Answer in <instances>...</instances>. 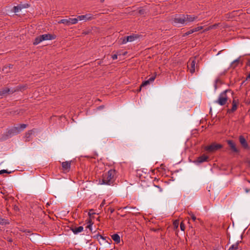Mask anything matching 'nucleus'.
<instances>
[{"label": "nucleus", "mask_w": 250, "mask_h": 250, "mask_svg": "<svg viewBox=\"0 0 250 250\" xmlns=\"http://www.w3.org/2000/svg\"><path fill=\"white\" fill-rule=\"evenodd\" d=\"M117 171L114 169H111L103 174L101 184L112 185L116 177Z\"/></svg>", "instance_id": "nucleus-1"}, {"label": "nucleus", "mask_w": 250, "mask_h": 250, "mask_svg": "<svg viewBox=\"0 0 250 250\" xmlns=\"http://www.w3.org/2000/svg\"><path fill=\"white\" fill-rule=\"evenodd\" d=\"M229 91H230V90H226L221 92L219 95L218 99L215 101V103L222 106L225 105L228 100L227 93Z\"/></svg>", "instance_id": "nucleus-2"}, {"label": "nucleus", "mask_w": 250, "mask_h": 250, "mask_svg": "<svg viewBox=\"0 0 250 250\" xmlns=\"http://www.w3.org/2000/svg\"><path fill=\"white\" fill-rule=\"evenodd\" d=\"M222 147L223 146L222 145L213 143L210 145L206 146L205 147V150L209 153H213Z\"/></svg>", "instance_id": "nucleus-3"}, {"label": "nucleus", "mask_w": 250, "mask_h": 250, "mask_svg": "<svg viewBox=\"0 0 250 250\" xmlns=\"http://www.w3.org/2000/svg\"><path fill=\"white\" fill-rule=\"evenodd\" d=\"M172 21L174 25H177L178 24H184L186 22L185 14L176 16L174 19H173Z\"/></svg>", "instance_id": "nucleus-4"}, {"label": "nucleus", "mask_w": 250, "mask_h": 250, "mask_svg": "<svg viewBox=\"0 0 250 250\" xmlns=\"http://www.w3.org/2000/svg\"><path fill=\"white\" fill-rule=\"evenodd\" d=\"M196 57L189 59L188 62V68L191 74H193L195 71Z\"/></svg>", "instance_id": "nucleus-5"}, {"label": "nucleus", "mask_w": 250, "mask_h": 250, "mask_svg": "<svg viewBox=\"0 0 250 250\" xmlns=\"http://www.w3.org/2000/svg\"><path fill=\"white\" fill-rule=\"evenodd\" d=\"M78 22L77 18H68L67 19H62L58 21L59 23H63L66 25L69 26L72 24H76Z\"/></svg>", "instance_id": "nucleus-6"}, {"label": "nucleus", "mask_w": 250, "mask_h": 250, "mask_svg": "<svg viewBox=\"0 0 250 250\" xmlns=\"http://www.w3.org/2000/svg\"><path fill=\"white\" fill-rule=\"evenodd\" d=\"M35 129L29 130L26 132L24 136V140L25 142H30L32 140L34 136Z\"/></svg>", "instance_id": "nucleus-7"}, {"label": "nucleus", "mask_w": 250, "mask_h": 250, "mask_svg": "<svg viewBox=\"0 0 250 250\" xmlns=\"http://www.w3.org/2000/svg\"><path fill=\"white\" fill-rule=\"evenodd\" d=\"M15 92V90H13L10 88L5 87L0 89V98H2L4 96L8 94H13Z\"/></svg>", "instance_id": "nucleus-8"}, {"label": "nucleus", "mask_w": 250, "mask_h": 250, "mask_svg": "<svg viewBox=\"0 0 250 250\" xmlns=\"http://www.w3.org/2000/svg\"><path fill=\"white\" fill-rule=\"evenodd\" d=\"M20 130L19 127L14 126L12 128L8 130L7 132L6 136L7 138L10 137L12 136L18 134L20 133Z\"/></svg>", "instance_id": "nucleus-9"}, {"label": "nucleus", "mask_w": 250, "mask_h": 250, "mask_svg": "<svg viewBox=\"0 0 250 250\" xmlns=\"http://www.w3.org/2000/svg\"><path fill=\"white\" fill-rule=\"evenodd\" d=\"M77 18L78 19V21L83 20L87 21L94 19L95 18L93 15L91 14H87L84 15L78 16Z\"/></svg>", "instance_id": "nucleus-10"}, {"label": "nucleus", "mask_w": 250, "mask_h": 250, "mask_svg": "<svg viewBox=\"0 0 250 250\" xmlns=\"http://www.w3.org/2000/svg\"><path fill=\"white\" fill-rule=\"evenodd\" d=\"M227 142L228 145L230 147V148L232 152H235L236 153H239V150L237 148L235 143L232 140H227Z\"/></svg>", "instance_id": "nucleus-11"}, {"label": "nucleus", "mask_w": 250, "mask_h": 250, "mask_svg": "<svg viewBox=\"0 0 250 250\" xmlns=\"http://www.w3.org/2000/svg\"><path fill=\"white\" fill-rule=\"evenodd\" d=\"M28 7H29V5L27 3L24 4H20L18 6H14L12 11L14 13H18L21 10V9L28 8Z\"/></svg>", "instance_id": "nucleus-12"}, {"label": "nucleus", "mask_w": 250, "mask_h": 250, "mask_svg": "<svg viewBox=\"0 0 250 250\" xmlns=\"http://www.w3.org/2000/svg\"><path fill=\"white\" fill-rule=\"evenodd\" d=\"M62 169L64 172L69 171L71 167V161L63 162L62 164Z\"/></svg>", "instance_id": "nucleus-13"}, {"label": "nucleus", "mask_w": 250, "mask_h": 250, "mask_svg": "<svg viewBox=\"0 0 250 250\" xmlns=\"http://www.w3.org/2000/svg\"><path fill=\"white\" fill-rule=\"evenodd\" d=\"M208 157L205 154L198 157L196 160L194 161L195 164H201L205 162L208 161Z\"/></svg>", "instance_id": "nucleus-14"}, {"label": "nucleus", "mask_w": 250, "mask_h": 250, "mask_svg": "<svg viewBox=\"0 0 250 250\" xmlns=\"http://www.w3.org/2000/svg\"><path fill=\"white\" fill-rule=\"evenodd\" d=\"M238 102L235 100H233L232 102V107L230 109H228L227 110L228 113H231L235 112L238 107Z\"/></svg>", "instance_id": "nucleus-15"}, {"label": "nucleus", "mask_w": 250, "mask_h": 250, "mask_svg": "<svg viewBox=\"0 0 250 250\" xmlns=\"http://www.w3.org/2000/svg\"><path fill=\"white\" fill-rule=\"evenodd\" d=\"M41 38L43 41L52 40L56 38V36L50 34H46L41 35Z\"/></svg>", "instance_id": "nucleus-16"}, {"label": "nucleus", "mask_w": 250, "mask_h": 250, "mask_svg": "<svg viewBox=\"0 0 250 250\" xmlns=\"http://www.w3.org/2000/svg\"><path fill=\"white\" fill-rule=\"evenodd\" d=\"M239 140L240 143L241 144V146L244 148H245V149L249 148V145L247 143L246 140L245 139V137L243 136L240 135L239 137Z\"/></svg>", "instance_id": "nucleus-17"}, {"label": "nucleus", "mask_w": 250, "mask_h": 250, "mask_svg": "<svg viewBox=\"0 0 250 250\" xmlns=\"http://www.w3.org/2000/svg\"><path fill=\"white\" fill-rule=\"evenodd\" d=\"M83 228L82 226H80L79 227H71L70 230L75 234H77L80 232L83 231Z\"/></svg>", "instance_id": "nucleus-18"}, {"label": "nucleus", "mask_w": 250, "mask_h": 250, "mask_svg": "<svg viewBox=\"0 0 250 250\" xmlns=\"http://www.w3.org/2000/svg\"><path fill=\"white\" fill-rule=\"evenodd\" d=\"M185 19H186V21L188 22H192L195 21L197 19V16H194L192 15H185Z\"/></svg>", "instance_id": "nucleus-19"}, {"label": "nucleus", "mask_w": 250, "mask_h": 250, "mask_svg": "<svg viewBox=\"0 0 250 250\" xmlns=\"http://www.w3.org/2000/svg\"><path fill=\"white\" fill-rule=\"evenodd\" d=\"M111 238L116 243L119 244L121 241L120 237L118 234H114L111 236Z\"/></svg>", "instance_id": "nucleus-20"}, {"label": "nucleus", "mask_w": 250, "mask_h": 250, "mask_svg": "<svg viewBox=\"0 0 250 250\" xmlns=\"http://www.w3.org/2000/svg\"><path fill=\"white\" fill-rule=\"evenodd\" d=\"M240 57H239L238 58L235 60L231 62V67L232 68H235V67H236L238 66L239 63L240 62Z\"/></svg>", "instance_id": "nucleus-21"}, {"label": "nucleus", "mask_w": 250, "mask_h": 250, "mask_svg": "<svg viewBox=\"0 0 250 250\" xmlns=\"http://www.w3.org/2000/svg\"><path fill=\"white\" fill-rule=\"evenodd\" d=\"M27 86L26 85H19L16 88H13L12 89H13V90H15V92L18 91H22V90L26 89L27 88Z\"/></svg>", "instance_id": "nucleus-22"}, {"label": "nucleus", "mask_w": 250, "mask_h": 250, "mask_svg": "<svg viewBox=\"0 0 250 250\" xmlns=\"http://www.w3.org/2000/svg\"><path fill=\"white\" fill-rule=\"evenodd\" d=\"M241 241H238L235 244L232 245L229 249V250H237L238 249V245Z\"/></svg>", "instance_id": "nucleus-23"}, {"label": "nucleus", "mask_w": 250, "mask_h": 250, "mask_svg": "<svg viewBox=\"0 0 250 250\" xmlns=\"http://www.w3.org/2000/svg\"><path fill=\"white\" fill-rule=\"evenodd\" d=\"M42 42V40L41 35H40L39 36H38L37 37H36L35 39V40L33 42V44L37 45V44H39L40 42Z\"/></svg>", "instance_id": "nucleus-24"}, {"label": "nucleus", "mask_w": 250, "mask_h": 250, "mask_svg": "<svg viewBox=\"0 0 250 250\" xmlns=\"http://www.w3.org/2000/svg\"><path fill=\"white\" fill-rule=\"evenodd\" d=\"M126 41L128 42H131L135 40V39L137 38V37L136 36H135L134 35H130L128 36H126Z\"/></svg>", "instance_id": "nucleus-25"}, {"label": "nucleus", "mask_w": 250, "mask_h": 250, "mask_svg": "<svg viewBox=\"0 0 250 250\" xmlns=\"http://www.w3.org/2000/svg\"><path fill=\"white\" fill-rule=\"evenodd\" d=\"M124 209H127V212H131L132 210H135L137 211L138 209L136 208V207H131L129 206H126L123 208Z\"/></svg>", "instance_id": "nucleus-26"}, {"label": "nucleus", "mask_w": 250, "mask_h": 250, "mask_svg": "<svg viewBox=\"0 0 250 250\" xmlns=\"http://www.w3.org/2000/svg\"><path fill=\"white\" fill-rule=\"evenodd\" d=\"M150 83V82H149V81H148V80H146V81H145L143 82L141 84V85H140V89H139V91H141V88H142V87L145 86H146V85H147L149 84Z\"/></svg>", "instance_id": "nucleus-27"}, {"label": "nucleus", "mask_w": 250, "mask_h": 250, "mask_svg": "<svg viewBox=\"0 0 250 250\" xmlns=\"http://www.w3.org/2000/svg\"><path fill=\"white\" fill-rule=\"evenodd\" d=\"M17 127H19V129H20V132L22 130L24 129L27 127V125L24 124H20L18 125Z\"/></svg>", "instance_id": "nucleus-28"}, {"label": "nucleus", "mask_w": 250, "mask_h": 250, "mask_svg": "<svg viewBox=\"0 0 250 250\" xmlns=\"http://www.w3.org/2000/svg\"><path fill=\"white\" fill-rule=\"evenodd\" d=\"M194 32H194V29L193 28L192 29L189 30V31H188L186 33H185V34H184V36H188V35H190L191 34H192Z\"/></svg>", "instance_id": "nucleus-29"}, {"label": "nucleus", "mask_w": 250, "mask_h": 250, "mask_svg": "<svg viewBox=\"0 0 250 250\" xmlns=\"http://www.w3.org/2000/svg\"><path fill=\"white\" fill-rule=\"evenodd\" d=\"M20 231L27 233L28 234H30L31 232V231L30 230L26 229H21Z\"/></svg>", "instance_id": "nucleus-30"}, {"label": "nucleus", "mask_w": 250, "mask_h": 250, "mask_svg": "<svg viewBox=\"0 0 250 250\" xmlns=\"http://www.w3.org/2000/svg\"><path fill=\"white\" fill-rule=\"evenodd\" d=\"M11 173V171H8V170H5V169H2V170H0V175L3 174V173H9V174Z\"/></svg>", "instance_id": "nucleus-31"}, {"label": "nucleus", "mask_w": 250, "mask_h": 250, "mask_svg": "<svg viewBox=\"0 0 250 250\" xmlns=\"http://www.w3.org/2000/svg\"><path fill=\"white\" fill-rule=\"evenodd\" d=\"M138 13L140 15H144L146 13V12L145 9H140L139 10Z\"/></svg>", "instance_id": "nucleus-32"}, {"label": "nucleus", "mask_w": 250, "mask_h": 250, "mask_svg": "<svg viewBox=\"0 0 250 250\" xmlns=\"http://www.w3.org/2000/svg\"><path fill=\"white\" fill-rule=\"evenodd\" d=\"M202 29H203V26H198L193 28L194 32L198 31Z\"/></svg>", "instance_id": "nucleus-33"}, {"label": "nucleus", "mask_w": 250, "mask_h": 250, "mask_svg": "<svg viewBox=\"0 0 250 250\" xmlns=\"http://www.w3.org/2000/svg\"><path fill=\"white\" fill-rule=\"evenodd\" d=\"M180 229H181V230H183V231H184L185 229V226L183 222H182L180 224Z\"/></svg>", "instance_id": "nucleus-34"}, {"label": "nucleus", "mask_w": 250, "mask_h": 250, "mask_svg": "<svg viewBox=\"0 0 250 250\" xmlns=\"http://www.w3.org/2000/svg\"><path fill=\"white\" fill-rule=\"evenodd\" d=\"M190 214V217H191V219H192V220L193 221H195V220H196V216L193 213H191V214Z\"/></svg>", "instance_id": "nucleus-35"}, {"label": "nucleus", "mask_w": 250, "mask_h": 250, "mask_svg": "<svg viewBox=\"0 0 250 250\" xmlns=\"http://www.w3.org/2000/svg\"><path fill=\"white\" fill-rule=\"evenodd\" d=\"M156 77L155 76H151L148 80L149 81V82L151 83L152 82H153L154 80L155 79Z\"/></svg>", "instance_id": "nucleus-36"}, {"label": "nucleus", "mask_w": 250, "mask_h": 250, "mask_svg": "<svg viewBox=\"0 0 250 250\" xmlns=\"http://www.w3.org/2000/svg\"><path fill=\"white\" fill-rule=\"evenodd\" d=\"M98 236H99L100 238L102 239H104V240L105 238L104 236H103L102 235L98 234H97L96 235L94 236V237L95 238H98Z\"/></svg>", "instance_id": "nucleus-37"}, {"label": "nucleus", "mask_w": 250, "mask_h": 250, "mask_svg": "<svg viewBox=\"0 0 250 250\" xmlns=\"http://www.w3.org/2000/svg\"><path fill=\"white\" fill-rule=\"evenodd\" d=\"M128 42V41H126V37H125L123 39V41H122V43L123 44H125L126 43V42Z\"/></svg>", "instance_id": "nucleus-38"}, {"label": "nucleus", "mask_w": 250, "mask_h": 250, "mask_svg": "<svg viewBox=\"0 0 250 250\" xmlns=\"http://www.w3.org/2000/svg\"><path fill=\"white\" fill-rule=\"evenodd\" d=\"M105 200H104L102 201V203L101 204V205H100V207L101 208H102L104 206V205H105Z\"/></svg>", "instance_id": "nucleus-39"}, {"label": "nucleus", "mask_w": 250, "mask_h": 250, "mask_svg": "<svg viewBox=\"0 0 250 250\" xmlns=\"http://www.w3.org/2000/svg\"><path fill=\"white\" fill-rule=\"evenodd\" d=\"M89 222L90 224L87 226V228L91 230L92 223H91L90 220H89Z\"/></svg>", "instance_id": "nucleus-40"}, {"label": "nucleus", "mask_w": 250, "mask_h": 250, "mask_svg": "<svg viewBox=\"0 0 250 250\" xmlns=\"http://www.w3.org/2000/svg\"><path fill=\"white\" fill-rule=\"evenodd\" d=\"M112 58L113 60H116L117 59V54H114L112 56Z\"/></svg>", "instance_id": "nucleus-41"}, {"label": "nucleus", "mask_w": 250, "mask_h": 250, "mask_svg": "<svg viewBox=\"0 0 250 250\" xmlns=\"http://www.w3.org/2000/svg\"><path fill=\"white\" fill-rule=\"evenodd\" d=\"M108 211H109L111 213H112L114 211V209L112 208H109Z\"/></svg>", "instance_id": "nucleus-42"}, {"label": "nucleus", "mask_w": 250, "mask_h": 250, "mask_svg": "<svg viewBox=\"0 0 250 250\" xmlns=\"http://www.w3.org/2000/svg\"><path fill=\"white\" fill-rule=\"evenodd\" d=\"M7 240L9 242H13V239L12 238H10V237H8L7 238Z\"/></svg>", "instance_id": "nucleus-43"}, {"label": "nucleus", "mask_w": 250, "mask_h": 250, "mask_svg": "<svg viewBox=\"0 0 250 250\" xmlns=\"http://www.w3.org/2000/svg\"><path fill=\"white\" fill-rule=\"evenodd\" d=\"M244 190L246 193H248L249 191H250V189H248V188H245Z\"/></svg>", "instance_id": "nucleus-44"}, {"label": "nucleus", "mask_w": 250, "mask_h": 250, "mask_svg": "<svg viewBox=\"0 0 250 250\" xmlns=\"http://www.w3.org/2000/svg\"><path fill=\"white\" fill-rule=\"evenodd\" d=\"M247 65L250 66V59L248 60L247 63Z\"/></svg>", "instance_id": "nucleus-45"}, {"label": "nucleus", "mask_w": 250, "mask_h": 250, "mask_svg": "<svg viewBox=\"0 0 250 250\" xmlns=\"http://www.w3.org/2000/svg\"><path fill=\"white\" fill-rule=\"evenodd\" d=\"M3 219H2L1 218H0V224L3 223Z\"/></svg>", "instance_id": "nucleus-46"}, {"label": "nucleus", "mask_w": 250, "mask_h": 250, "mask_svg": "<svg viewBox=\"0 0 250 250\" xmlns=\"http://www.w3.org/2000/svg\"><path fill=\"white\" fill-rule=\"evenodd\" d=\"M217 80H216L215 83L214 84V87H215V89L217 88Z\"/></svg>", "instance_id": "nucleus-47"}, {"label": "nucleus", "mask_w": 250, "mask_h": 250, "mask_svg": "<svg viewBox=\"0 0 250 250\" xmlns=\"http://www.w3.org/2000/svg\"><path fill=\"white\" fill-rule=\"evenodd\" d=\"M249 79H250V71L249 75L247 76V80H248Z\"/></svg>", "instance_id": "nucleus-48"}, {"label": "nucleus", "mask_w": 250, "mask_h": 250, "mask_svg": "<svg viewBox=\"0 0 250 250\" xmlns=\"http://www.w3.org/2000/svg\"><path fill=\"white\" fill-rule=\"evenodd\" d=\"M210 29H211V27L210 26V27H209L207 29H205V30H204V31H208V30H209Z\"/></svg>", "instance_id": "nucleus-49"}, {"label": "nucleus", "mask_w": 250, "mask_h": 250, "mask_svg": "<svg viewBox=\"0 0 250 250\" xmlns=\"http://www.w3.org/2000/svg\"><path fill=\"white\" fill-rule=\"evenodd\" d=\"M156 187H157L158 188H160V191H161L162 190V189L160 188V187L158 186H156Z\"/></svg>", "instance_id": "nucleus-50"}, {"label": "nucleus", "mask_w": 250, "mask_h": 250, "mask_svg": "<svg viewBox=\"0 0 250 250\" xmlns=\"http://www.w3.org/2000/svg\"><path fill=\"white\" fill-rule=\"evenodd\" d=\"M138 213H139V212H137V211H135V212H133V214H135V215H137V214H138Z\"/></svg>", "instance_id": "nucleus-51"}, {"label": "nucleus", "mask_w": 250, "mask_h": 250, "mask_svg": "<svg viewBox=\"0 0 250 250\" xmlns=\"http://www.w3.org/2000/svg\"><path fill=\"white\" fill-rule=\"evenodd\" d=\"M174 225L175 226H176L177 225H178V223H176V222H174Z\"/></svg>", "instance_id": "nucleus-52"}, {"label": "nucleus", "mask_w": 250, "mask_h": 250, "mask_svg": "<svg viewBox=\"0 0 250 250\" xmlns=\"http://www.w3.org/2000/svg\"><path fill=\"white\" fill-rule=\"evenodd\" d=\"M100 1L101 2L103 3L104 1V0H101Z\"/></svg>", "instance_id": "nucleus-53"}, {"label": "nucleus", "mask_w": 250, "mask_h": 250, "mask_svg": "<svg viewBox=\"0 0 250 250\" xmlns=\"http://www.w3.org/2000/svg\"><path fill=\"white\" fill-rule=\"evenodd\" d=\"M248 163H249V165L250 166V160L248 161Z\"/></svg>", "instance_id": "nucleus-54"}, {"label": "nucleus", "mask_w": 250, "mask_h": 250, "mask_svg": "<svg viewBox=\"0 0 250 250\" xmlns=\"http://www.w3.org/2000/svg\"><path fill=\"white\" fill-rule=\"evenodd\" d=\"M248 182L250 183V180H247Z\"/></svg>", "instance_id": "nucleus-55"}]
</instances>
